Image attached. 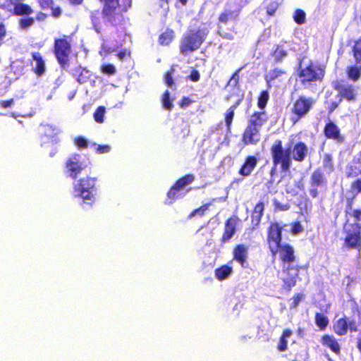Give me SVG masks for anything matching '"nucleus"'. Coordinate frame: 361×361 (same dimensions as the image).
<instances>
[{"mask_svg":"<svg viewBox=\"0 0 361 361\" xmlns=\"http://www.w3.org/2000/svg\"><path fill=\"white\" fill-rule=\"evenodd\" d=\"M207 28H198L188 30L184 37L182 51H194L198 49L208 35Z\"/></svg>","mask_w":361,"mask_h":361,"instance_id":"obj_8","label":"nucleus"},{"mask_svg":"<svg viewBox=\"0 0 361 361\" xmlns=\"http://www.w3.org/2000/svg\"><path fill=\"white\" fill-rule=\"evenodd\" d=\"M277 9H278V5H277L276 2L271 1L267 6L266 11H267V13L268 16H272L275 14Z\"/></svg>","mask_w":361,"mask_h":361,"instance_id":"obj_53","label":"nucleus"},{"mask_svg":"<svg viewBox=\"0 0 361 361\" xmlns=\"http://www.w3.org/2000/svg\"><path fill=\"white\" fill-rule=\"evenodd\" d=\"M224 121L227 133H231L232 124L235 116V111L228 109L224 113Z\"/></svg>","mask_w":361,"mask_h":361,"instance_id":"obj_39","label":"nucleus"},{"mask_svg":"<svg viewBox=\"0 0 361 361\" xmlns=\"http://www.w3.org/2000/svg\"><path fill=\"white\" fill-rule=\"evenodd\" d=\"M174 37L173 30L167 29L165 32H162L159 37V42L162 46L169 45Z\"/></svg>","mask_w":361,"mask_h":361,"instance_id":"obj_38","label":"nucleus"},{"mask_svg":"<svg viewBox=\"0 0 361 361\" xmlns=\"http://www.w3.org/2000/svg\"><path fill=\"white\" fill-rule=\"evenodd\" d=\"M264 212V204L260 201L255 204L251 214V223L254 226H258L261 222Z\"/></svg>","mask_w":361,"mask_h":361,"instance_id":"obj_24","label":"nucleus"},{"mask_svg":"<svg viewBox=\"0 0 361 361\" xmlns=\"http://www.w3.org/2000/svg\"><path fill=\"white\" fill-rule=\"evenodd\" d=\"M35 19L32 17L25 16L18 21L19 26L21 29L26 30L34 25Z\"/></svg>","mask_w":361,"mask_h":361,"instance_id":"obj_44","label":"nucleus"},{"mask_svg":"<svg viewBox=\"0 0 361 361\" xmlns=\"http://www.w3.org/2000/svg\"><path fill=\"white\" fill-rule=\"evenodd\" d=\"M173 98H171L169 92L168 90L165 91L161 98L162 107L166 110H171L173 107Z\"/></svg>","mask_w":361,"mask_h":361,"instance_id":"obj_40","label":"nucleus"},{"mask_svg":"<svg viewBox=\"0 0 361 361\" xmlns=\"http://www.w3.org/2000/svg\"><path fill=\"white\" fill-rule=\"evenodd\" d=\"M278 252L282 265L293 264L295 261V250L288 243L279 245Z\"/></svg>","mask_w":361,"mask_h":361,"instance_id":"obj_20","label":"nucleus"},{"mask_svg":"<svg viewBox=\"0 0 361 361\" xmlns=\"http://www.w3.org/2000/svg\"><path fill=\"white\" fill-rule=\"evenodd\" d=\"M186 78L192 82H197L200 79V74L197 70L193 68Z\"/></svg>","mask_w":361,"mask_h":361,"instance_id":"obj_58","label":"nucleus"},{"mask_svg":"<svg viewBox=\"0 0 361 361\" xmlns=\"http://www.w3.org/2000/svg\"><path fill=\"white\" fill-rule=\"evenodd\" d=\"M326 183L324 174L319 169H315L310 176V183L312 187L318 188Z\"/></svg>","mask_w":361,"mask_h":361,"instance_id":"obj_28","label":"nucleus"},{"mask_svg":"<svg viewBox=\"0 0 361 361\" xmlns=\"http://www.w3.org/2000/svg\"><path fill=\"white\" fill-rule=\"evenodd\" d=\"M53 54L60 68L64 69L70 65V57L72 54V37L63 35L54 40Z\"/></svg>","mask_w":361,"mask_h":361,"instance_id":"obj_3","label":"nucleus"},{"mask_svg":"<svg viewBox=\"0 0 361 361\" xmlns=\"http://www.w3.org/2000/svg\"><path fill=\"white\" fill-rule=\"evenodd\" d=\"M303 231V227L302 226L300 221H294L291 224L290 231L293 235H298L300 233Z\"/></svg>","mask_w":361,"mask_h":361,"instance_id":"obj_50","label":"nucleus"},{"mask_svg":"<svg viewBox=\"0 0 361 361\" xmlns=\"http://www.w3.org/2000/svg\"><path fill=\"white\" fill-rule=\"evenodd\" d=\"M258 160L259 159L255 155L247 156L238 170V174L244 177L250 176L257 167Z\"/></svg>","mask_w":361,"mask_h":361,"instance_id":"obj_22","label":"nucleus"},{"mask_svg":"<svg viewBox=\"0 0 361 361\" xmlns=\"http://www.w3.org/2000/svg\"><path fill=\"white\" fill-rule=\"evenodd\" d=\"M286 74L287 72L285 70L275 68L269 71L268 74L265 75L264 79L267 83H270L271 82L274 81Z\"/></svg>","mask_w":361,"mask_h":361,"instance_id":"obj_34","label":"nucleus"},{"mask_svg":"<svg viewBox=\"0 0 361 361\" xmlns=\"http://www.w3.org/2000/svg\"><path fill=\"white\" fill-rule=\"evenodd\" d=\"M233 259L228 262L232 264L233 261L238 263L241 267L245 268L247 266L248 260V247L245 244L240 243L234 246L233 251Z\"/></svg>","mask_w":361,"mask_h":361,"instance_id":"obj_17","label":"nucleus"},{"mask_svg":"<svg viewBox=\"0 0 361 361\" xmlns=\"http://www.w3.org/2000/svg\"><path fill=\"white\" fill-rule=\"evenodd\" d=\"M269 100V93L268 90H262L257 97V107L259 111H265V108Z\"/></svg>","mask_w":361,"mask_h":361,"instance_id":"obj_36","label":"nucleus"},{"mask_svg":"<svg viewBox=\"0 0 361 361\" xmlns=\"http://www.w3.org/2000/svg\"><path fill=\"white\" fill-rule=\"evenodd\" d=\"M211 203H206L197 209H194L188 216L189 219L193 216H198L200 217L203 216L205 214L207 210H208Z\"/></svg>","mask_w":361,"mask_h":361,"instance_id":"obj_42","label":"nucleus"},{"mask_svg":"<svg viewBox=\"0 0 361 361\" xmlns=\"http://www.w3.org/2000/svg\"><path fill=\"white\" fill-rule=\"evenodd\" d=\"M293 19L298 25L305 23L306 20V14L305 11L300 8L296 9L293 15Z\"/></svg>","mask_w":361,"mask_h":361,"instance_id":"obj_46","label":"nucleus"},{"mask_svg":"<svg viewBox=\"0 0 361 361\" xmlns=\"http://www.w3.org/2000/svg\"><path fill=\"white\" fill-rule=\"evenodd\" d=\"M314 322L320 330H324L329 325V321L326 315L317 312L314 315Z\"/></svg>","mask_w":361,"mask_h":361,"instance_id":"obj_37","label":"nucleus"},{"mask_svg":"<svg viewBox=\"0 0 361 361\" xmlns=\"http://www.w3.org/2000/svg\"><path fill=\"white\" fill-rule=\"evenodd\" d=\"M95 146V151L97 154H104L107 153L111 150V147L109 145H96Z\"/></svg>","mask_w":361,"mask_h":361,"instance_id":"obj_54","label":"nucleus"},{"mask_svg":"<svg viewBox=\"0 0 361 361\" xmlns=\"http://www.w3.org/2000/svg\"><path fill=\"white\" fill-rule=\"evenodd\" d=\"M346 76L348 80L357 82L361 78V63H356L348 66L345 68Z\"/></svg>","mask_w":361,"mask_h":361,"instance_id":"obj_26","label":"nucleus"},{"mask_svg":"<svg viewBox=\"0 0 361 361\" xmlns=\"http://www.w3.org/2000/svg\"><path fill=\"white\" fill-rule=\"evenodd\" d=\"M323 133L326 139L338 144H342L345 141V137L342 135L340 128L332 121L329 120L325 123Z\"/></svg>","mask_w":361,"mask_h":361,"instance_id":"obj_14","label":"nucleus"},{"mask_svg":"<svg viewBox=\"0 0 361 361\" xmlns=\"http://www.w3.org/2000/svg\"><path fill=\"white\" fill-rule=\"evenodd\" d=\"M292 334L293 331L289 329H286L283 331L282 334L279 338V343L277 344V350L279 351L283 352L288 349L287 338L290 337Z\"/></svg>","mask_w":361,"mask_h":361,"instance_id":"obj_32","label":"nucleus"},{"mask_svg":"<svg viewBox=\"0 0 361 361\" xmlns=\"http://www.w3.org/2000/svg\"><path fill=\"white\" fill-rule=\"evenodd\" d=\"M106 112L105 107L103 106H99L95 110L93 114V117L94 121L97 123H102L104 122V117Z\"/></svg>","mask_w":361,"mask_h":361,"instance_id":"obj_43","label":"nucleus"},{"mask_svg":"<svg viewBox=\"0 0 361 361\" xmlns=\"http://www.w3.org/2000/svg\"><path fill=\"white\" fill-rule=\"evenodd\" d=\"M33 13V10L30 5L18 2L14 4L13 13L15 16H29Z\"/></svg>","mask_w":361,"mask_h":361,"instance_id":"obj_29","label":"nucleus"},{"mask_svg":"<svg viewBox=\"0 0 361 361\" xmlns=\"http://www.w3.org/2000/svg\"><path fill=\"white\" fill-rule=\"evenodd\" d=\"M85 71V70L81 66H78L74 70L75 75H77V81L80 84L85 82V80L82 77V73Z\"/></svg>","mask_w":361,"mask_h":361,"instance_id":"obj_55","label":"nucleus"},{"mask_svg":"<svg viewBox=\"0 0 361 361\" xmlns=\"http://www.w3.org/2000/svg\"><path fill=\"white\" fill-rule=\"evenodd\" d=\"M269 116L265 111H254L247 116L246 126L262 131L263 126L267 124Z\"/></svg>","mask_w":361,"mask_h":361,"instance_id":"obj_16","label":"nucleus"},{"mask_svg":"<svg viewBox=\"0 0 361 361\" xmlns=\"http://www.w3.org/2000/svg\"><path fill=\"white\" fill-rule=\"evenodd\" d=\"M282 231L283 228L278 222H271L267 228V242L272 256L278 253L279 245H281Z\"/></svg>","mask_w":361,"mask_h":361,"instance_id":"obj_10","label":"nucleus"},{"mask_svg":"<svg viewBox=\"0 0 361 361\" xmlns=\"http://www.w3.org/2000/svg\"><path fill=\"white\" fill-rule=\"evenodd\" d=\"M261 140V131L252 128L247 126H245L241 137V142L245 146L255 145Z\"/></svg>","mask_w":361,"mask_h":361,"instance_id":"obj_19","label":"nucleus"},{"mask_svg":"<svg viewBox=\"0 0 361 361\" xmlns=\"http://www.w3.org/2000/svg\"><path fill=\"white\" fill-rule=\"evenodd\" d=\"M270 153L274 165H279L283 173L290 171L293 164L290 147L284 148L282 140H276L271 146Z\"/></svg>","mask_w":361,"mask_h":361,"instance_id":"obj_4","label":"nucleus"},{"mask_svg":"<svg viewBox=\"0 0 361 361\" xmlns=\"http://www.w3.org/2000/svg\"><path fill=\"white\" fill-rule=\"evenodd\" d=\"M175 67L174 66H172L169 71L165 73L164 76V80L166 85L169 87H172L174 85V82L173 80V75L175 73Z\"/></svg>","mask_w":361,"mask_h":361,"instance_id":"obj_45","label":"nucleus"},{"mask_svg":"<svg viewBox=\"0 0 361 361\" xmlns=\"http://www.w3.org/2000/svg\"><path fill=\"white\" fill-rule=\"evenodd\" d=\"M304 298H305V295L302 293L295 294L291 298L292 302L290 305V310L295 309L298 306L300 302L302 300H303Z\"/></svg>","mask_w":361,"mask_h":361,"instance_id":"obj_47","label":"nucleus"},{"mask_svg":"<svg viewBox=\"0 0 361 361\" xmlns=\"http://www.w3.org/2000/svg\"><path fill=\"white\" fill-rule=\"evenodd\" d=\"M350 215L355 219V222L360 223L361 222V209H353Z\"/></svg>","mask_w":361,"mask_h":361,"instance_id":"obj_60","label":"nucleus"},{"mask_svg":"<svg viewBox=\"0 0 361 361\" xmlns=\"http://www.w3.org/2000/svg\"><path fill=\"white\" fill-rule=\"evenodd\" d=\"M322 344L331 349L336 355H339L341 353L340 345L333 336L324 335L322 337Z\"/></svg>","mask_w":361,"mask_h":361,"instance_id":"obj_25","label":"nucleus"},{"mask_svg":"<svg viewBox=\"0 0 361 361\" xmlns=\"http://www.w3.org/2000/svg\"><path fill=\"white\" fill-rule=\"evenodd\" d=\"M302 269V267L300 265H282L281 271L283 276L281 278L283 283L281 288L284 291L289 293L296 286L299 272Z\"/></svg>","mask_w":361,"mask_h":361,"instance_id":"obj_9","label":"nucleus"},{"mask_svg":"<svg viewBox=\"0 0 361 361\" xmlns=\"http://www.w3.org/2000/svg\"><path fill=\"white\" fill-rule=\"evenodd\" d=\"M274 206L275 211H287L290 209V205L288 204H281L276 200H274Z\"/></svg>","mask_w":361,"mask_h":361,"instance_id":"obj_56","label":"nucleus"},{"mask_svg":"<svg viewBox=\"0 0 361 361\" xmlns=\"http://www.w3.org/2000/svg\"><path fill=\"white\" fill-rule=\"evenodd\" d=\"M334 333L340 336H344L347 334L348 330V319L344 316L342 318L337 319L333 325Z\"/></svg>","mask_w":361,"mask_h":361,"instance_id":"obj_27","label":"nucleus"},{"mask_svg":"<svg viewBox=\"0 0 361 361\" xmlns=\"http://www.w3.org/2000/svg\"><path fill=\"white\" fill-rule=\"evenodd\" d=\"M247 4V0H233V5L237 6V8L233 10L225 8L219 15V23L226 25L229 21L237 20L242 9Z\"/></svg>","mask_w":361,"mask_h":361,"instance_id":"obj_13","label":"nucleus"},{"mask_svg":"<svg viewBox=\"0 0 361 361\" xmlns=\"http://www.w3.org/2000/svg\"><path fill=\"white\" fill-rule=\"evenodd\" d=\"M351 54L355 62L361 63V37L354 42L351 47Z\"/></svg>","mask_w":361,"mask_h":361,"instance_id":"obj_35","label":"nucleus"},{"mask_svg":"<svg viewBox=\"0 0 361 361\" xmlns=\"http://www.w3.org/2000/svg\"><path fill=\"white\" fill-rule=\"evenodd\" d=\"M231 264H226L221 265L214 271L216 279L219 281H223L227 279L233 272V267L231 266Z\"/></svg>","mask_w":361,"mask_h":361,"instance_id":"obj_30","label":"nucleus"},{"mask_svg":"<svg viewBox=\"0 0 361 361\" xmlns=\"http://www.w3.org/2000/svg\"><path fill=\"white\" fill-rule=\"evenodd\" d=\"M66 169L70 177L75 179L84 169L80 160V155L75 154L69 157L66 162Z\"/></svg>","mask_w":361,"mask_h":361,"instance_id":"obj_18","label":"nucleus"},{"mask_svg":"<svg viewBox=\"0 0 361 361\" xmlns=\"http://www.w3.org/2000/svg\"><path fill=\"white\" fill-rule=\"evenodd\" d=\"M6 35V26L3 23H0V45L3 43L4 39Z\"/></svg>","mask_w":361,"mask_h":361,"instance_id":"obj_64","label":"nucleus"},{"mask_svg":"<svg viewBox=\"0 0 361 361\" xmlns=\"http://www.w3.org/2000/svg\"><path fill=\"white\" fill-rule=\"evenodd\" d=\"M74 142L79 148L85 149L87 147V141L83 137H75Z\"/></svg>","mask_w":361,"mask_h":361,"instance_id":"obj_57","label":"nucleus"},{"mask_svg":"<svg viewBox=\"0 0 361 361\" xmlns=\"http://www.w3.org/2000/svg\"><path fill=\"white\" fill-rule=\"evenodd\" d=\"M271 56L275 63H281L287 56V51L282 45L277 44L271 52Z\"/></svg>","mask_w":361,"mask_h":361,"instance_id":"obj_33","label":"nucleus"},{"mask_svg":"<svg viewBox=\"0 0 361 361\" xmlns=\"http://www.w3.org/2000/svg\"><path fill=\"white\" fill-rule=\"evenodd\" d=\"M333 87L338 92L341 100L344 99L347 102L356 101L357 92L353 85L347 83L343 80H341L334 82Z\"/></svg>","mask_w":361,"mask_h":361,"instance_id":"obj_11","label":"nucleus"},{"mask_svg":"<svg viewBox=\"0 0 361 361\" xmlns=\"http://www.w3.org/2000/svg\"><path fill=\"white\" fill-rule=\"evenodd\" d=\"M131 4L132 0H121L119 3L104 4L101 13L99 10L92 11L90 18L96 32H100L102 21L109 26L121 25Z\"/></svg>","mask_w":361,"mask_h":361,"instance_id":"obj_1","label":"nucleus"},{"mask_svg":"<svg viewBox=\"0 0 361 361\" xmlns=\"http://www.w3.org/2000/svg\"><path fill=\"white\" fill-rule=\"evenodd\" d=\"M325 74L326 67L312 61L305 66L300 64L297 71L300 82L305 88L321 83L324 80Z\"/></svg>","mask_w":361,"mask_h":361,"instance_id":"obj_2","label":"nucleus"},{"mask_svg":"<svg viewBox=\"0 0 361 361\" xmlns=\"http://www.w3.org/2000/svg\"><path fill=\"white\" fill-rule=\"evenodd\" d=\"M350 190L356 194L361 193V178H357L352 182Z\"/></svg>","mask_w":361,"mask_h":361,"instance_id":"obj_52","label":"nucleus"},{"mask_svg":"<svg viewBox=\"0 0 361 361\" xmlns=\"http://www.w3.org/2000/svg\"><path fill=\"white\" fill-rule=\"evenodd\" d=\"M101 71L104 74H106L109 75H112L115 74L116 72V68L114 67V66L113 64H110V63L102 65L101 67Z\"/></svg>","mask_w":361,"mask_h":361,"instance_id":"obj_48","label":"nucleus"},{"mask_svg":"<svg viewBox=\"0 0 361 361\" xmlns=\"http://www.w3.org/2000/svg\"><path fill=\"white\" fill-rule=\"evenodd\" d=\"M96 178L86 176L78 180L77 184L74 185L75 196L81 197L83 202L90 201V204L94 202L96 192Z\"/></svg>","mask_w":361,"mask_h":361,"instance_id":"obj_7","label":"nucleus"},{"mask_svg":"<svg viewBox=\"0 0 361 361\" xmlns=\"http://www.w3.org/2000/svg\"><path fill=\"white\" fill-rule=\"evenodd\" d=\"M344 233L343 247L347 250H361V224L346 220L343 225Z\"/></svg>","mask_w":361,"mask_h":361,"instance_id":"obj_6","label":"nucleus"},{"mask_svg":"<svg viewBox=\"0 0 361 361\" xmlns=\"http://www.w3.org/2000/svg\"><path fill=\"white\" fill-rule=\"evenodd\" d=\"M277 166L278 165L273 164L272 167L270 169V171H269L270 180L268 181V183L270 185H272L274 183V180H275L274 178L277 174V169H276Z\"/></svg>","mask_w":361,"mask_h":361,"instance_id":"obj_62","label":"nucleus"},{"mask_svg":"<svg viewBox=\"0 0 361 361\" xmlns=\"http://www.w3.org/2000/svg\"><path fill=\"white\" fill-rule=\"evenodd\" d=\"M308 155V147L302 141L296 142L291 149L292 160L296 162H303Z\"/></svg>","mask_w":361,"mask_h":361,"instance_id":"obj_21","label":"nucleus"},{"mask_svg":"<svg viewBox=\"0 0 361 361\" xmlns=\"http://www.w3.org/2000/svg\"><path fill=\"white\" fill-rule=\"evenodd\" d=\"M180 190V178L178 179L174 185L167 192V197L166 199V203L171 204H172L178 197V193Z\"/></svg>","mask_w":361,"mask_h":361,"instance_id":"obj_31","label":"nucleus"},{"mask_svg":"<svg viewBox=\"0 0 361 361\" xmlns=\"http://www.w3.org/2000/svg\"><path fill=\"white\" fill-rule=\"evenodd\" d=\"M240 221V219L236 215H232L226 220L224 232L221 238V244H224L231 240L237 231V226Z\"/></svg>","mask_w":361,"mask_h":361,"instance_id":"obj_15","label":"nucleus"},{"mask_svg":"<svg viewBox=\"0 0 361 361\" xmlns=\"http://www.w3.org/2000/svg\"><path fill=\"white\" fill-rule=\"evenodd\" d=\"M315 100L301 94L292 102L290 113V121L293 125L305 118L313 109Z\"/></svg>","mask_w":361,"mask_h":361,"instance_id":"obj_5","label":"nucleus"},{"mask_svg":"<svg viewBox=\"0 0 361 361\" xmlns=\"http://www.w3.org/2000/svg\"><path fill=\"white\" fill-rule=\"evenodd\" d=\"M195 179V177L192 174H187L182 177V188L191 183Z\"/></svg>","mask_w":361,"mask_h":361,"instance_id":"obj_61","label":"nucleus"},{"mask_svg":"<svg viewBox=\"0 0 361 361\" xmlns=\"http://www.w3.org/2000/svg\"><path fill=\"white\" fill-rule=\"evenodd\" d=\"M131 52L130 50L124 49L121 50L116 54V57L121 61H123L130 57Z\"/></svg>","mask_w":361,"mask_h":361,"instance_id":"obj_51","label":"nucleus"},{"mask_svg":"<svg viewBox=\"0 0 361 361\" xmlns=\"http://www.w3.org/2000/svg\"><path fill=\"white\" fill-rule=\"evenodd\" d=\"M61 133L60 129L56 126L51 124L41 125L39 130V136L41 138V146L44 147L47 144L56 145L59 142L58 137Z\"/></svg>","mask_w":361,"mask_h":361,"instance_id":"obj_12","label":"nucleus"},{"mask_svg":"<svg viewBox=\"0 0 361 361\" xmlns=\"http://www.w3.org/2000/svg\"><path fill=\"white\" fill-rule=\"evenodd\" d=\"M31 56L35 61V66L32 68L33 73L38 77L43 75L46 71V65L42 54L35 51L31 53Z\"/></svg>","mask_w":361,"mask_h":361,"instance_id":"obj_23","label":"nucleus"},{"mask_svg":"<svg viewBox=\"0 0 361 361\" xmlns=\"http://www.w3.org/2000/svg\"><path fill=\"white\" fill-rule=\"evenodd\" d=\"M324 167L331 171L334 169L333 159L330 154H325L324 156Z\"/></svg>","mask_w":361,"mask_h":361,"instance_id":"obj_49","label":"nucleus"},{"mask_svg":"<svg viewBox=\"0 0 361 361\" xmlns=\"http://www.w3.org/2000/svg\"><path fill=\"white\" fill-rule=\"evenodd\" d=\"M244 66H242L238 68L231 75L229 80L228 81L226 85H231L233 87H238L239 85L240 81V73L243 69Z\"/></svg>","mask_w":361,"mask_h":361,"instance_id":"obj_41","label":"nucleus"},{"mask_svg":"<svg viewBox=\"0 0 361 361\" xmlns=\"http://www.w3.org/2000/svg\"><path fill=\"white\" fill-rule=\"evenodd\" d=\"M14 104V99H10L8 100H1L0 101V108L7 109L11 106Z\"/></svg>","mask_w":361,"mask_h":361,"instance_id":"obj_63","label":"nucleus"},{"mask_svg":"<svg viewBox=\"0 0 361 361\" xmlns=\"http://www.w3.org/2000/svg\"><path fill=\"white\" fill-rule=\"evenodd\" d=\"M40 7L42 9H48L53 6V0H37Z\"/></svg>","mask_w":361,"mask_h":361,"instance_id":"obj_59","label":"nucleus"}]
</instances>
